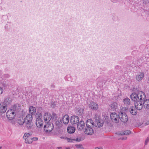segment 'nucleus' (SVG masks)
<instances>
[{"label":"nucleus","instance_id":"f257e3e1","mask_svg":"<svg viewBox=\"0 0 149 149\" xmlns=\"http://www.w3.org/2000/svg\"><path fill=\"white\" fill-rule=\"evenodd\" d=\"M131 100L134 103L139 101L143 100L146 98L145 93L142 91H139L138 93H132L130 95Z\"/></svg>","mask_w":149,"mask_h":149},{"label":"nucleus","instance_id":"f03ea898","mask_svg":"<svg viewBox=\"0 0 149 149\" xmlns=\"http://www.w3.org/2000/svg\"><path fill=\"white\" fill-rule=\"evenodd\" d=\"M18 107H20L19 105L16 104L13 107V109L7 111L6 115L8 119L11 120L14 118L15 116V111L17 110Z\"/></svg>","mask_w":149,"mask_h":149},{"label":"nucleus","instance_id":"7ed1b4c3","mask_svg":"<svg viewBox=\"0 0 149 149\" xmlns=\"http://www.w3.org/2000/svg\"><path fill=\"white\" fill-rule=\"evenodd\" d=\"M53 123L55 122L56 127L58 128H60L62 126V123L61 118L57 117V115L53 112Z\"/></svg>","mask_w":149,"mask_h":149},{"label":"nucleus","instance_id":"20e7f679","mask_svg":"<svg viewBox=\"0 0 149 149\" xmlns=\"http://www.w3.org/2000/svg\"><path fill=\"white\" fill-rule=\"evenodd\" d=\"M119 119H120L123 123L126 122L128 119V117L126 114L123 112L120 111L119 113Z\"/></svg>","mask_w":149,"mask_h":149},{"label":"nucleus","instance_id":"39448f33","mask_svg":"<svg viewBox=\"0 0 149 149\" xmlns=\"http://www.w3.org/2000/svg\"><path fill=\"white\" fill-rule=\"evenodd\" d=\"M42 116L41 113L38 114L36 120V125L38 127L40 128L43 125V121L42 119Z\"/></svg>","mask_w":149,"mask_h":149},{"label":"nucleus","instance_id":"423d86ee","mask_svg":"<svg viewBox=\"0 0 149 149\" xmlns=\"http://www.w3.org/2000/svg\"><path fill=\"white\" fill-rule=\"evenodd\" d=\"M53 112L52 114H51L49 113L46 112L44 115V120L46 123H49L50 120L52 122V118H53Z\"/></svg>","mask_w":149,"mask_h":149},{"label":"nucleus","instance_id":"0eeeda50","mask_svg":"<svg viewBox=\"0 0 149 149\" xmlns=\"http://www.w3.org/2000/svg\"><path fill=\"white\" fill-rule=\"evenodd\" d=\"M86 124L87 127L89 129V130H90V129L93 130L94 127V124L93 121L91 119L87 120L86 122Z\"/></svg>","mask_w":149,"mask_h":149},{"label":"nucleus","instance_id":"6e6552de","mask_svg":"<svg viewBox=\"0 0 149 149\" xmlns=\"http://www.w3.org/2000/svg\"><path fill=\"white\" fill-rule=\"evenodd\" d=\"M96 118V121H95V125H94V129L95 128H99L102 126L103 124V121L100 119V118L98 117Z\"/></svg>","mask_w":149,"mask_h":149},{"label":"nucleus","instance_id":"1a4fd4ad","mask_svg":"<svg viewBox=\"0 0 149 149\" xmlns=\"http://www.w3.org/2000/svg\"><path fill=\"white\" fill-rule=\"evenodd\" d=\"M89 108L93 110L96 111L98 108V105L97 103L93 101L91 102L90 104L88 105Z\"/></svg>","mask_w":149,"mask_h":149},{"label":"nucleus","instance_id":"9d476101","mask_svg":"<svg viewBox=\"0 0 149 149\" xmlns=\"http://www.w3.org/2000/svg\"><path fill=\"white\" fill-rule=\"evenodd\" d=\"M110 117L113 121L116 123L119 122V114L118 115L116 113H112L110 115Z\"/></svg>","mask_w":149,"mask_h":149},{"label":"nucleus","instance_id":"9b49d317","mask_svg":"<svg viewBox=\"0 0 149 149\" xmlns=\"http://www.w3.org/2000/svg\"><path fill=\"white\" fill-rule=\"evenodd\" d=\"M79 121V118L78 116H72L70 118V122L72 124H77Z\"/></svg>","mask_w":149,"mask_h":149},{"label":"nucleus","instance_id":"f8f14e48","mask_svg":"<svg viewBox=\"0 0 149 149\" xmlns=\"http://www.w3.org/2000/svg\"><path fill=\"white\" fill-rule=\"evenodd\" d=\"M143 100H140L138 102H134L135 107L137 110H141L143 107Z\"/></svg>","mask_w":149,"mask_h":149},{"label":"nucleus","instance_id":"ddd939ff","mask_svg":"<svg viewBox=\"0 0 149 149\" xmlns=\"http://www.w3.org/2000/svg\"><path fill=\"white\" fill-rule=\"evenodd\" d=\"M43 131V134L45 136H52V135H55L58 134L59 131Z\"/></svg>","mask_w":149,"mask_h":149},{"label":"nucleus","instance_id":"4468645a","mask_svg":"<svg viewBox=\"0 0 149 149\" xmlns=\"http://www.w3.org/2000/svg\"><path fill=\"white\" fill-rule=\"evenodd\" d=\"M7 109V104L5 103H0V112L2 113H5Z\"/></svg>","mask_w":149,"mask_h":149},{"label":"nucleus","instance_id":"2eb2a0df","mask_svg":"<svg viewBox=\"0 0 149 149\" xmlns=\"http://www.w3.org/2000/svg\"><path fill=\"white\" fill-rule=\"evenodd\" d=\"M44 130H53L54 126L53 124H50L49 123H47L44 126Z\"/></svg>","mask_w":149,"mask_h":149},{"label":"nucleus","instance_id":"dca6fc26","mask_svg":"<svg viewBox=\"0 0 149 149\" xmlns=\"http://www.w3.org/2000/svg\"><path fill=\"white\" fill-rule=\"evenodd\" d=\"M132 133L131 131H118L117 132L115 133V134L119 135H129Z\"/></svg>","mask_w":149,"mask_h":149},{"label":"nucleus","instance_id":"f3484780","mask_svg":"<svg viewBox=\"0 0 149 149\" xmlns=\"http://www.w3.org/2000/svg\"><path fill=\"white\" fill-rule=\"evenodd\" d=\"M77 124V128L79 130H83L85 126V123L84 121L81 120Z\"/></svg>","mask_w":149,"mask_h":149},{"label":"nucleus","instance_id":"a211bd4d","mask_svg":"<svg viewBox=\"0 0 149 149\" xmlns=\"http://www.w3.org/2000/svg\"><path fill=\"white\" fill-rule=\"evenodd\" d=\"M63 121L65 124H68L70 120L69 116L67 115H65L63 118Z\"/></svg>","mask_w":149,"mask_h":149},{"label":"nucleus","instance_id":"6ab92c4d","mask_svg":"<svg viewBox=\"0 0 149 149\" xmlns=\"http://www.w3.org/2000/svg\"><path fill=\"white\" fill-rule=\"evenodd\" d=\"M29 111L31 114L33 115L35 114L36 112V109L35 107L31 106L29 108Z\"/></svg>","mask_w":149,"mask_h":149},{"label":"nucleus","instance_id":"aec40b11","mask_svg":"<svg viewBox=\"0 0 149 149\" xmlns=\"http://www.w3.org/2000/svg\"><path fill=\"white\" fill-rule=\"evenodd\" d=\"M111 110L116 111L118 107L117 103L115 102H112L111 104Z\"/></svg>","mask_w":149,"mask_h":149},{"label":"nucleus","instance_id":"412c9836","mask_svg":"<svg viewBox=\"0 0 149 149\" xmlns=\"http://www.w3.org/2000/svg\"><path fill=\"white\" fill-rule=\"evenodd\" d=\"M32 115L31 114L27 115L25 118V122H31L32 120Z\"/></svg>","mask_w":149,"mask_h":149},{"label":"nucleus","instance_id":"4be33fe9","mask_svg":"<svg viewBox=\"0 0 149 149\" xmlns=\"http://www.w3.org/2000/svg\"><path fill=\"white\" fill-rule=\"evenodd\" d=\"M137 110L134 107H132L131 108H130V112L132 115H135L137 113Z\"/></svg>","mask_w":149,"mask_h":149},{"label":"nucleus","instance_id":"5701e85b","mask_svg":"<svg viewBox=\"0 0 149 149\" xmlns=\"http://www.w3.org/2000/svg\"><path fill=\"white\" fill-rule=\"evenodd\" d=\"M143 105L145 107L148 109H149V99H147L144 100L143 101Z\"/></svg>","mask_w":149,"mask_h":149},{"label":"nucleus","instance_id":"b1692460","mask_svg":"<svg viewBox=\"0 0 149 149\" xmlns=\"http://www.w3.org/2000/svg\"><path fill=\"white\" fill-rule=\"evenodd\" d=\"M123 102L125 106H127L130 104V100L128 97L125 98L123 100Z\"/></svg>","mask_w":149,"mask_h":149},{"label":"nucleus","instance_id":"393cba45","mask_svg":"<svg viewBox=\"0 0 149 149\" xmlns=\"http://www.w3.org/2000/svg\"><path fill=\"white\" fill-rule=\"evenodd\" d=\"M144 76L143 73H141L140 74L136 75V79L138 81L141 80L144 77Z\"/></svg>","mask_w":149,"mask_h":149},{"label":"nucleus","instance_id":"a878e982","mask_svg":"<svg viewBox=\"0 0 149 149\" xmlns=\"http://www.w3.org/2000/svg\"><path fill=\"white\" fill-rule=\"evenodd\" d=\"M25 121V120L24 118L21 117L19 118L18 119V123L20 125H23Z\"/></svg>","mask_w":149,"mask_h":149},{"label":"nucleus","instance_id":"bb28decb","mask_svg":"<svg viewBox=\"0 0 149 149\" xmlns=\"http://www.w3.org/2000/svg\"><path fill=\"white\" fill-rule=\"evenodd\" d=\"M26 127L28 129H32L33 127V126L31 123V122H26Z\"/></svg>","mask_w":149,"mask_h":149},{"label":"nucleus","instance_id":"cd10ccee","mask_svg":"<svg viewBox=\"0 0 149 149\" xmlns=\"http://www.w3.org/2000/svg\"><path fill=\"white\" fill-rule=\"evenodd\" d=\"M84 112V109L80 108L77 109L76 112L77 114L78 115H81Z\"/></svg>","mask_w":149,"mask_h":149},{"label":"nucleus","instance_id":"c85d7f7f","mask_svg":"<svg viewBox=\"0 0 149 149\" xmlns=\"http://www.w3.org/2000/svg\"><path fill=\"white\" fill-rule=\"evenodd\" d=\"M12 102V100L9 97H7L4 100V103L7 104H9L10 103Z\"/></svg>","mask_w":149,"mask_h":149},{"label":"nucleus","instance_id":"c756f323","mask_svg":"<svg viewBox=\"0 0 149 149\" xmlns=\"http://www.w3.org/2000/svg\"><path fill=\"white\" fill-rule=\"evenodd\" d=\"M24 138L25 139V142L26 143L30 144L32 143V140H31L30 138L28 139L26 138Z\"/></svg>","mask_w":149,"mask_h":149},{"label":"nucleus","instance_id":"7c9ffc66","mask_svg":"<svg viewBox=\"0 0 149 149\" xmlns=\"http://www.w3.org/2000/svg\"><path fill=\"white\" fill-rule=\"evenodd\" d=\"M85 133L88 135H91L94 133V131H84Z\"/></svg>","mask_w":149,"mask_h":149},{"label":"nucleus","instance_id":"2f4dec72","mask_svg":"<svg viewBox=\"0 0 149 149\" xmlns=\"http://www.w3.org/2000/svg\"><path fill=\"white\" fill-rule=\"evenodd\" d=\"M67 130H75V128L73 126H69L67 128Z\"/></svg>","mask_w":149,"mask_h":149},{"label":"nucleus","instance_id":"473e14b6","mask_svg":"<svg viewBox=\"0 0 149 149\" xmlns=\"http://www.w3.org/2000/svg\"><path fill=\"white\" fill-rule=\"evenodd\" d=\"M75 146L78 149H84V148L81 144H76L75 145Z\"/></svg>","mask_w":149,"mask_h":149},{"label":"nucleus","instance_id":"72a5a7b5","mask_svg":"<svg viewBox=\"0 0 149 149\" xmlns=\"http://www.w3.org/2000/svg\"><path fill=\"white\" fill-rule=\"evenodd\" d=\"M31 135V134L29 133H26L24 135L23 138H26L28 139L30 138L29 136Z\"/></svg>","mask_w":149,"mask_h":149},{"label":"nucleus","instance_id":"f704fd0d","mask_svg":"<svg viewBox=\"0 0 149 149\" xmlns=\"http://www.w3.org/2000/svg\"><path fill=\"white\" fill-rule=\"evenodd\" d=\"M65 139H67L68 142H73V141H74V139H71L67 137H66Z\"/></svg>","mask_w":149,"mask_h":149},{"label":"nucleus","instance_id":"c9c22d12","mask_svg":"<svg viewBox=\"0 0 149 149\" xmlns=\"http://www.w3.org/2000/svg\"><path fill=\"white\" fill-rule=\"evenodd\" d=\"M84 139V138H82L81 137H79V138H77L76 139H74V141H76L77 142H80L82 140H83Z\"/></svg>","mask_w":149,"mask_h":149},{"label":"nucleus","instance_id":"e433bc0d","mask_svg":"<svg viewBox=\"0 0 149 149\" xmlns=\"http://www.w3.org/2000/svg\"><path fill=\"white\" fill-rule=\"evenodd\" d=\"M31 139L32 140V141H37L38 140V138L36 137H34L32 138H31Z\"/></svg>","mask_w":149,"mask_h":149},{"label":"nucleus","instance_id":"4c0bfd02","mask_svg":"<svg viewBox=\"0 0 149 149\" xmlns=\"http://www.w3.org/2000/svg\"><path fill=\"white\" fill-rule=\"evenodd\" d=\"M149 139L148 138H147L146 140V141H145V145H147V144L149 142Z\"/></svg>","mask_w":149,"mask_h":149},{"label":"nucleus","instance_id":"58836bf2","mask_svg":"<svg viewBox=\"0 0 149 149\" xmlns=\"http://www.w3.org/2000/svg\"><path fill=\"white\" fill-rule=\"evenodd\" d=\"M3 92V89L0 87V95Z\"/></svg>","mask_w":149,"mask_h":149},{"label":"nucleus","instance_id":"ea45409f","mask_svg":"<svg viewBox=\"0 0 149 149\" xmlns=\"http://www.w3.org/2000/svg\"><path fill=\"white\" fill-rule=\"evenodd\" d=\"M4 76L5 78H8L10 77V75L8 74H4Z\"/></svg>","mask_w":149,"mask_h":149},{"label":"nucleus","instance_id":"a19ab883","mask_svg":"<svg viewBox=\"0 0 149 149\" xmlns=\"http://www.w3.org/2000/svg\"><path fill=\"white\" fill-rule=\"evenodd\" d=\"M75 131H67L68 134H73L74 133Z\"/></svg>","mask_w":149,"mask_h":149},{"label":"nucleus","instance_id":"79ce46f5","mask_svg":"<svg viewBox=\"0 0 149 149\" xmlns=\"http://www.w3.org/2000/svg\"><path fill=\"white\" fill-rule=\"evenodd\" d=\"M144 125H149V121H147V122L145 123Z\"/></svg>","mask_w":149,"mask_h":149},{"label":"nucleus","instance_id":"37998d69","mask_svg":"<svg viewBox=\"0 0 149 149\" xmlns=\"http://www.w3.org/2000/svg\"><path fill=\"white\" fill-rule=\"evenodd\" d=\"M95 149H103L102 147H96L95 148Z\"/></svg>","mask_w":149,"mask_h":149},{"label":"nucleus","instance_id":"c03bdc74","mask_svg":"<svg viewBox=\"0 0 149 149\" xmlns=\"http://www.w3.org/2000/svg\"><path fill=\"white\" fill-rule=\"evenodd\" d=\"M97 84H98L99 83V81H101V80L100 79H97Z\"/></svg>","mask_w":149,"mask_h":149},{"label":"nucleus","instance_id":"a18cd8bd","mask_svg":"<svg viewBox=\"0 0 149 149\" xmlns=\"http://www.w3.org/2000/svg\"><path fill=\"white\" fill-rule=\"evenodd\" d=\"M98 117L100 118V117H99V116H98V115H97V114H95V120H96V118H95L97 117Z\"/></svg>","mask_w":149,"mask_h":149},{"label":"nucleus","instance_id":"49530a36","mask_svg":"<svg viewBox=\"0 0 149 149\" xmlns=\"http://www.w3.org/2000/svg\"><path fill=\"white\" fill-rule=\"evenodd\" d=\"M113 2H116L118 1V0H111Z\"/></svg>","mask_w":149,"mask_h":149},{"label":"nucleus","instance_id":"de8ad7c7","mask_svg":"<svg viewBox=\"0 0 149 149\" xmlns=\"http://www.w3.org/2000/svg\"><path fill=\"white\" fill-rule=\"evenodd\" d=\"M65 138L66 137H64V136H61V139H65Z\"/></svg>","mask_w":149,"mask_h":149},{"label":"nucleus","instance_id":"09e8293b","mask_svg":"<svg viewBox=\"0 0 149 149\" xmlns=\"http://www.w3.org/2000/svg\"><path fill=\"white\" fill-rule=\"evenodd\" d=\"M58 149H61L62 148L61 147H60L58 148Z\"/></svg>","mask_w":149,"mask_h":149},{"label":"nucleus","instance_id":"8fccbe9b","mask_svg":"<svg viewBox=\"0 0 149 149\" xmlns=\"http://www.w3.org/2000/svg\"><path fill=\"white\" fill-rule=\"evenodd\" d=\"M66 149H70L69 148H66Z\"/></svg>","mask_w":149,"mask_h":149},{"label":"nucleus","instance_id":"3c124183","mask_svg":"<svg viewBox=\"0 0 149 149\" xmlns=\"http://www.w3.org/2000/svg\"><path fill=\"white\" fill-rule=\"evenodd\" d=\"M52 86L53 87V88H54V85H52Z\"/></svg>","mask_w":149,"mask_h":149},{"label":"nucleus","instance_id":"603ef678","mask_svg":"<svg viewBox=\"0 0 149 149\" xmlns=\"http://www.w3.org/2000/svg\"><path fill=\"white\" fill-rule=\"evenodd\" d=\"M2 147L1 146H0V149H1Z\"/></svg>","mask_w":149,"mask_h":149},{"label":"nucleus","instance_id":"864d4df0","mask_svg":"<svg viewBox=\"0 0 149 149\" xmlns=\"http://www.w3.org/2000/svg\"><path fill=\"white\" fill-rule=\"evenodd\" d=\"M85 130H86V131L87 130V129H86V128H85Z\"/></svg>","mask_w":149,"mask_h":149}]
</instances>
